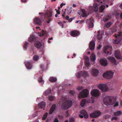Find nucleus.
Wrapping results in <instances>:
<instances>
[{
  "instance_id": "nucleus-23",
  "label": "nucleus",
  "mask_w": 122,
  "mask_h": 122,
  "mask_svg": "<svg viewBox=\"0 0 122 122\" xmlns=\"http://www.w3.org/2000/svg\"><path fill=\"white\" fill-rule=\"evenodd\" d=\"M45 103L44 102H42L38 104V106L40 108H43L45 107Z\"/></svg>"
},
{
  "instance_id": "nucleus-6",
  "label": "nucleus",
  "mask_w": 122,
  "mask_h": 122,
  "mask_svg": "<svg viewBox=\"0 0 122 122\" xmlns=\"http://www.w3.org/2000/svg\"><path fill=\"white\" fill-rule=\"evenodd\" d=\"M79 116L81 118H83L84 117L86 118H87L88 117V114L84 110H82L81 111Z\"/></svg>"
},
{
  "instance_id": "nucleus-53",
  "label": "nucleus",
  "mask_w": 122,
  "mask_h": 122,
  "mask_svg": "<svg viewBox=\"0 0 122 122\" xmlns=\"http://www.w3.org/2000/svg\"><path fill=\"white\" fill-rule=\"evenodd\" d=\"M57 14L58 15H59L60 14V12L59 10H56Z\"/></svg>"
},
{
  "instance_id": "nucleus-13",
  "label": "nucleus",
  "mask_w": 122,
  "mask_h": 122,
  "mask_svg": "<svg viewBox=\"0 0 122 122\" xmlns=\"http://www.w3.org/2000/svg\"><path fill=\"white\" fill-rule=\"evenodd\" d=\"M98 88L101 90L102 92H104L107 90V88L105 85L102 84H100L98 86Z\"/></svg>"
},
{
  "instance_id": "nucleus-21",
  "label": "nucleus",
  "mask_w": 122,
  "mask_h": 122,
  "mask_svg": "<svg viewBox=\"0 0 122 122\" xmlns=\"http://www.w3.org/2000/svg\"><path fill=\"white\" fill-rule=\"evenodd\" d=\"M53 12L52 9H51L47 12L46 15L47 16L50 18L51 17L52 15Z\"/></svg>"
},
{
  "instance_id": "nucleus-9",
  "label": "nucleus",
  "mask_w": 122,
  "mask_h": 122,
  "mask_svg": "<svg viewBox=\"0 0 122 122\" xmlns=\"http://www.w3.org/2000/svg\"><path fill=\"white\" fill-rule=\"evenodd\" d=\"M35 46L38 48H42L43 49L44 47V43L43 42H40L39 41H37L35 42Z\"/></svg>"
},
{
  "instance_id": "nucleus-19",
  "label": "nucleus",
  "mask_w": 122,
  "mask_h": 122,
  "mask_svg": "<svg viewBox=\"0 0 122 122\" xmlns=\"http://www.w3.org/2000/svg\"><path fill=\"white\" fill-rule=\"evenodd\" d=\"M115 56L118 59H121L122 58V56L121 55L120 52L119 51H116L115 52Z\"/></svg>"
},
{
  "instance_id": "nucleus-26",
  "label": "nucleus",
  "mask_w": 122,
  "mask_h": 122,
  "mask_svg": "<svg viewBox=\"0 0 122 122\" xmlns=\"http://www.w3.org/2000/svg\"><path fill=\"white\" fill-rule=\"evenodd\" d=\"M90 59L91 61H94L96 59V56L94 54H92L90 56Z\"/></svg>"
},
{
  "instance_id": "nucleus-58",
  "label": "nucleus",
  "mask_w": 122,
  "mask_h": 122,
  "mask_svg": "<svg viewBox=\"0 0 122 122\" xmlns=\"http://www.w3.org/2000/svg\"><path fill=\"white\" fill-rule=\"evenodd\" d=\"M68 20L69 22H71L72 21V19H69Z\"/></svg>"
},
{
  "instance_id": "nucleus-34",
  "label": "nucleus",
  "mask_w": 122,
  "mask_h": 122,
  "mask_svg": "<svg viewBox=\"0 0 122 122\" xmlns=\"http://www.w3.org/2000/svg\"><path fill=\"white\" fill-rule=\"evenodd\" d=\"M50 92V89H48L45 91L44 94L46 96L48 95Z\"/></svg>"
},
{
  "instance_id": "nucleus-46",
  "label": "nucleus",
  "mask_w": 122,
  "mask_h": 122,
  "mask_svg": "<svg viewBox=\"0 0 122 122\" xmlns=\"http://www.w3.org/2000/svg\"><path fill=\"white\" fill-rule=\"evenodd\" d=\"M117 117H113L112 118V120H116L117 119Z\"/></svg>"
},
{
  "instance_id": "nucleus-43",
  "label": "nucleus",
  "mask_w": 122,
  "mask_h": 122,
  "mask_svg": "<svg viewBox=\"0 0 122 122\" xmlns=\"http://www.w3.org/2000/svg\"><path fill=\"white\" fill-rule=\"evenodd\" d=\"M110 17H106L105 19H103V20L104 22H106L108 21L109 19H110Z\"/></svg>"
},
{
  "instance_id": "nucleus-57",
  "label": "nucleus",
  "mask_w": 122,
  "mask_h": 122,
  "mask_svg": "<svg viewBox=\"0 0 122 122\" xmlns=\"http://www.w3.org/2000/svg\"><path fill=\"white\" fill-rule=\"evenodd\" d=\"M107 49L106 48V47H105L104 48V52L105 53H106V52L105 51V50H107Z\"/></svg>"
},
{
  "instance_id": "nucleus-59",
  "label": "nucleus",
  "mask_w": 122,
  "mask_h": 122,
  "mask_svg": "<svg viewBox=\"0 0 122 122\" xmlns=\"http://www.w3.org/2000/svg\"><path fill=\"white\" fill-rule=\"evenodd\" d=\"M120 7L121 9H122V4L120 5Z\"/></svg>"
},
{
  "instance_id": "nucleus-35",
  "label": "nucleus",
  "mask_w": 122,
  "mask_h": 122,
  "mask_svg": "<svg viewBox=\"0 0 122 122\" xmlns=\"http://www.w3.org/2000/svg\"><path fill=\"white\" fill-rule=\"evenodd\" d=\"M28 44V43L27 42H25L24 44L23 45V48L24 50H26L27 47V46Z\"/></svg>"
},
{
  "instance_id": "nucleus-2",
  "label": "nucleus",
  "mask_w": 122,
  "mask_h": 122,
  "mask_svg": "<svg viewBox=\"0 0 122 122\" xmlns=\"http://www.w3.org/2000/svg\"><path fill=\"white\" fill-rule=\"evenodd\" d=\"M114 36L117 37L118 39L114 40L113 41V43L115 44L119 43L122 40V32H119L118 35L115 34Z\"/></svg>"
},
{
  "instance_id": "nucleus-48",
  "label": "nucleus",
  "mask_w": 122,
  "mask_h": 122,
  "mask_svg": "<svg viewBox=\"0 0 122 122\" xmlns=\"http://www.w3.org/2000/svg\"><path fill=\"white\" fill-rule=\"evenodd\" d=\"M98 38L99 40H100L102 39V36L98 35Z\"/></svg>"
},
{
  "instance_id": "nucleus-16",
  "label": "nucleus",
  "mask_w": 122,
  "mask_h": 122,
  "mask_svg": "<svg viewBox=\"0 0 122 122\" xmlns=\"http://www.w3.org/2000/svg\"><path fill=\"white\" fill-rule=\"evenodd\" d=\"M95 43L93 41H91L90 43L89 48L90 49L92 50H94L95 48Z\"/></svg>"
},
{
  "instance_id": "nucleus-54",
  "label": "nucleus",
  "mask_w": 122,
  "mask_h": 122,
  "mask_svg": "<svg viewBox=\"0 0 122 122\" xmlns=\"http://www.w3.org/2000/svg\"><path fill=\"white\" fill-rule=\"evenodd\" d=\"M88 74L86 72H83V74L85 75H86Z\"/></svg>"
},
{
  "instance_id": "nucleus-12",
  "label": "nucleus",
  "mask_w": 122,
  "mask_h": 122,
  "mask_svg": "<svg viewBox=\"0 0 122 122\" xmlns=\"http://www.w3.org/2000/svg\"><path fill=\"white\" fill-rule=\"evenodd\" d=\"M101 113L99 112H96L91 113L90 114V117L92 118L97 117L101 114Z\"/></svg>"
},
{
  "instance_id": "nucleus-7",
  "label": "nucleus",
  "mask_w": 122,
  "mask_h": 122,
  "mask_svg": "<svg viewBox=\"0 0 122 122\" xmlns=\"http://www.w3.org/2000/svg\"><path fill=\"white\" fill-rule=\"evenodd\" d=\"M91 99L92 100L91 102L86 99H83L82 100L80 103L81 106L82 107H83L86 103H89L90 102H91L92 103H93L94 102V100L93 99L92 97H91Z\"/></svg>"
},
{
  "instance_id": "nucleus-3",
  "label": "nucleus",
  "mask_w": 122,
  "mask_h": 122,
  "mask_svg": "<svg viewBox=\"0 0 122 122\" xmlns=\"http://www.w3.org/2000/svg\"><path fill=\"white\" fill-rule=\"evenodd\" d=\"M114 73L111 71H107L104 72L103 74V77L107 79L111 78L113 76Z\"/></svg>"
},
{
  "instance_id": "nucleus-25",
  "label": "nucleus",
  "mask_w": 122,
  "mask_h": 122,
  "mask_svg": "<svg viewBox=\"0 0 122 122\" xmlns=\"http://www.w3.org/2000/svg\"><path fill=\"white\" fill-rule=\"evenodd\" d=\"M56 109V106L55 105H53L51 107L49 113L51 114Z\"/></svg>"
},
{
  "instance_id": "nucleus-52",
  "label": "nucleus",
  "mask_w": 122,
  "mask_h": 122,
  "mask_svg": "<svg viewBox=\"0 0 122 122\" xmlns=\"http://www.w3.org/2000/svg\"><path fill=\"white\" fill-rule=\"evenodd\" d=\"M69 93L71 95H73L74 94V92L72 91H71L69 92Z\"/></svg>"
},
{
  "instance_id": "nucleus-31",
  "label": "nucleus",
  "mask_w": 122,
  "mask_h": 122,
  "mask_svg": "<svg viewBox=\"0 0 122 122\" xmlns=\"http://www.w3.org/2000/svg\"><path fill=\"white\" fill-rule=\"evenodd\" d=\"M38 81L41 85H43L44 84V81L42 80L41 77H40L39 78Z\"/></svg>"
},
{
  "instance_id": "nucleus-8",
  "label": "nucleus",
  "mask_w": 122,
  "mask_h": 122,
  "mask_svg": "<svg viewBox=\"0 0 122 122\" xmlns=\"http://www.w3.org/2000/svg\"><path fill=\"white\" fill-rule=\"evenodd\" d=\"M91 95L93 96L97 97L100 95V92L99 90L96 89H93L91 92Z\"/></svg>"
},
{
  "instance_id": "nucleus-38",
  "label": "nucleus",
  "mask_w": 122,
  "mask_h": 122,
  "mask_svg": "<svg viewBox=\"0 0 122 122\" xmlns=\"http://www.w3.org/2000/svg\"><path fill=\"white\" fill-rule=\"evenodd\" d=\"M55 97L52 96H51L49 97V99L50 101H52L55 99Z\"/></svg>"
},
{
  "instance_id": "nucleus-5",
  "label": "nucleus",
  "mask_w": 122,
  "mask_h": 122,
  "mask_svg": "<svg viewBox=\"0 0 122 122\" xmlns=\"http://www.w3.org/2000/svg\"><path fill=\"white\" fill-rule=\"evenodd\" d=\"M88 93L89 92L87 90H84L80 93L78 97L79 98L85 97L88 95Z\"/></svg>"
},
{
  "instance_id": "nucleus-15",
  "label": "nucleus",
  "mask_w": 122,
  "mask_h": 122,
  "mask_svg": "<svg viewBox=\"0 0 122 122\" xmlns=\"http://www.w3.org/2000/svg\"><path fill=\"white\" fill-rule=\"evenodd\" d=\"M85 59L86 60L85 61V65L86 67H88L91 66V64L89 62V58L88 57L85 56Z\"/></svg>"
},
{
  "instance_id": "nucleus-11",
  "label": "nucleus",
  "mask_w": 122,
  "mask_h": 122,
  "mask_svg": "<svg viewBox=\"0 0 122 122\" xmlns=\"http://www.w3.org/2000/svg\"><path fill=\"white\" fill-rule=\"evenodd\" d=\"M93 18H91L87 20V22L88 23V26L89 28H91L93 26Z\"/></svg>"
},
{
  "instance_id": "nucleus-50",
  "label": "nucleus",
  "mask_w": 122,
  "mask_h": 122,
  "mask_svg": "<svg viewBox=\"0 0 122 122\" xmlns=\"http://www.w3.org/2000/svg\"><path fill=\"white\" fill-rule=\"evenodd\" d=\"M65 5V3H62L60 5V6L61 7H62L63 5Z\"/></svg>"
},
{
  "instance_id": "nucleus-45",
  "label": "nucleus",
  "mask_w": 122,
  "mask_h": 122,
  "mask_svg": "<svg viewBox=\"0 0 122 122\" xmlns=\"http://www.w3.org/2000/svg\"><path fill=\"white\" fill-rule=\"evenodd\" d=\"M76 76L78 78L80 76V74L79 72L78 73L76 74Z\"/></svg>"
},
{
  "instance_id": "nucleus-24",
  "label": "nucleus",
  "mask_w": 122,
  "mask_h": 122,
  "mask_svg": "<svg viewBox=\"0 0 122 122\" xmlns=\"http://www.w3.org/2000/svg\"><path fill=\"white\" fill-rule=\"evenodd\" d=\"M107 99L108 101V103H107L104 100V102L107 105H112V101L110 99V98L109 97H107Z\"/></svg>"
},
{
  "instance_id": "nucleus-32",
  "label": "nucleus",
  "mask_w": 122,
  "mask_h": 122,
  "mask_svg": "<svg viewBox=\"0 0 122 122\" xmlns=\"http://www.w3.org/2000/svg\"><path fill=\"white\" fill-rule=\"evenodd\" d=\"M122 113L121 112L118 111L114 113V115L116 116H118L121 115Z\"/></svg>"
},
{
  "instance_id": "nucleus-42",
  "label": "nucleus",
  "mask_w": 122,
  "mask_h": 122,
  "mask_svg": "<svg viewBox=\"0 0 122 122\" xmlns=\"http://www.w3.org/2000/svg\"><path fill=\"white\" fill-rule=\"evenodd\" d=\"M112 0H104V3H109L110 2H111Z\"/></svg>"
},
{
  "instance_id": "nucleus-28",
  "label": "nucleus",
  "mask_w": 122,
  "mask_h": 122,
  "mask_svg": "<svg viewBox=\"0 0 122 122\" xmlns=\"http://www.w3.org/2000/svg\"><path fill=\"white\" fill-rule=\"evenodd\" d=\"M57 80L56 78L53 77H50L49 79V81L51 82H55Z\"/></svg>"
},
{
  "instance_id": "nucleus-30",
  "label": "nucleus",
  "mask_w": 122,
  "mask_h": 122,
  "mask_svg": "<svg viewBox=\"0 0 122 122\" xmlns=\"http://www.w3.org/2000/svg\"><path fill=\"white\" fill-rule=\"evenodd\" d=\"M46 32L43 30H42L41 31V33H38V35L40 36H42L44 35L46 33Z\"/></svg>"
},
{
  "instance_id": "nucleus-40",
  "label": "nucleus",
  "mask_w": 122,
  "mask_h": 122,
  "mask_svg": "<svg viewBox=\"0 0 122 122\" xmlns=\"http://www.w3.org/2000/svg\"><path fill=\"white\" fill-rule=\"evenodd\" d=\"M76 23H78L79 24H82L84 22V21L83 20L77 21H76Z\"/></svg>"
},
{
  "instance_id": "nucleus-49",
  "label": "nucleus",
  "mask_w": 122,
  "mask_h": 122,
  "mask_svg": "<svg viewBox=\"0 0 122 122\" xmlns=\"http://www.w3.org/2000/svg\"><path fill=\"white\" fill-rule=\"evenodd\" d=\"M51 20H52V19L51 18H49V20L48 21H47V23H49L51 21Z\"/></svg>"
},
{
  "instance_id": "nucleus-29",
  "label": "nucleus",
  "mask_w": 122,
  "mask_h": 122,
  "mask_svg": "<svg viewBox=\"0 0 122 122\" xmlns=\"http://www.w3.org/2000/svg\"><path fill=\"white\" fill-rule=\"evenodd\" d=\"M112 24V22H108L105 25L104 27L105 28H108L110 27Z\"/></svg>"
},
{
  "instance_id": "nucleus-37",
  "label": "nucleus",
  "mask_w": 122,
  "mask_h": 122,
  "mask_svg": "<svg viewBox=\"0 0 122 122\" xmlns=\"http://www.w3.org/2000/svg\"><path fill=\"white\" fill-rule=\"evenodd\" d=\"M59 24L61 26H62V28H63L64 27V26L65 25V22H58Z\"/></svg>"
},
{
  "instance_id": "nucleus-61",
  "label": "nucleus",
  "mask_w": 122,
  "mask_h": 122,
  "mask_svg": "<svg viewBox=\"0 0 122 122\" xmlns=\"http://www.w3.org/2000/svg\"><path fill=\"white\" fill-rule=\"evenodd\" d=\"M55 16L56 17H57L58 16L57 14H55Z\"/></svg>"
},
{
  "instance_id": "nucleus-64",
  "label": "nucleus",
  "mask_w": 122,
  "mask_h": 122,
  "mask_svg": "<svg viewBox=\"0 0 122 122\" xmlns=\"http://www.w3.org/2000/svg\"><path fill=\"white\" fill-rule=\"evenodd\" d=\"M52 39H53V38L52 37H51V38H49V40H52Z\"/></svg>"
},
{
  "instance_id": "nucleus-56",
  "label": "nucleus",
  "mask_w": 122,
  "mask_h": 122,
  "mask_svg": "<svg viewBox=\"0 0 122 122\" xmlns=\"http://www.w3.org/2000/svg\"><path fill=\"white\" fill-rule=\"evenodd\" d=\"M26 0H21L24 3L26 2Z\"/></svg>"
},
{
  "instance_id": "nucleus-27",
  "label": "nucleus",
  "mask_w": 122,
  "mask_h": 122,
  "mask_svg": "<svg viewBox=\"0 0 122 122\" xmlns=\"http://www.w3.org/2000/svg\"><path fill=\"white\" fill-rule=\"evenodd\" d=\"M81 16L83 17H85L87 16L88 14L86 13L85 10H82Z\"/></svg>"
},
{
  "instance_id": "nucleus-33",
  "label": "nucleus",
  "mask_w": 122,
  "mask_h": 122,
  "mask_svg": "<svg viewBox=\"0 0 122 122\" xmlns=\"http://www.w3.org/2000/svg\"><path fill=\"white\" fill-rule=\"evenodd\" d=\"M34 38V36L33 35H31L28 39V41L30 42L33 41Z\"/></svg>"
},
{
  "instance_id": "nucleus-55",
  "label": "nucleus",
  "mask_w": 122,
  "mask_h": 122,
  "mask_svg": "<svg viewBox=\"0 0 122 122\" xmlns=\"http://www.w3.org/2000/svg\"><path fill=\"white\" fill-rule=\"evenodd\" d=\"M66 19L68 20L69 19V17L68 16H66Z\"/></svg>"
},
{
  "instance_id": "nucleus-47",
  "label": "nucleus",
  "mask_w": 122,
  "mask_h": 122,
  "mask_svg": "<svg viewBox=\"0 0 122 122\" xmlns=\"http://www.w3.org/2000/svg\"><path fill=\"white\" fill-rule=\"evenodd\" d=\"M101 47L102 46L101 45H99L97 47V48L99 50L101 48Z\"/></svg>"
},
{
  "instance_id": "nucleus-4",
  "label": "nucleus",
  "mask_w": 122,
  "mask_h": 122,
  "mask_svg": "<svg viewBox=\"0 0 122 122\" xmlns=\"http://www.w3.org/2000/svg\"><path fill=\"white\" fill-rule=\"evenodd\" d=\"M72 105V101L71 100H67L66 103L62 105V107L63 109H67L70 107Z\"/></svg>"
},
{
  "instance_id": "nucleus-10",
  "label": "nucleus",
  "mask_w": 122,
  "mask_h": 122,
  "mask_svg": "<svg viewBox=\"0 0 122 122\" xmlns=\"http://www.w3.org/2000/svg\"><path fill=\"white\" fill-rule=\"evenodd\" d=\"M99 62L101 65L104 66H106L108 64L107 60L105 58L101 59L99 61Z\"/></svg>"
},
{
  "instance_id": "nucleus-62",
  "label": "nucleus",
  "mask_w": 122,
  "mask_h": 122,
  "mask_svg": "<svg viewBox=\"0 0 122 122\" xmlns=\"http://www.w3.org/2000/svg\"><path fill=\"white\" fill-rule=\"evenodd\" d=\"M120 16L121 18L122 19V13L120 15Z\"/></svg>"
},
{
  "instance_id": "nucleus-39",
  "label": "nucleus",
  "mask_w": 122,
  "mask_h": 122,
  "mask_svg": "<svg viewBox=\"0 0 122 122\" xmlns=\"http://www.w3.org/2000/svg\"><path fill=\"white\" fill-rule=\"evenodd\" d=\"M47 113H46L42 117V119L43 120H44L46 119L47 117Z\"/></svg>"
},
{
  "instance_id": "nucleus-41",
  "label": "nucleus",
  "mask_w": 122,
  "mask_h": 122,
  "mask_svg": "<svg viewBox=\"0 0 122 122\" xmlns=\"http://www.w3.org/2000/svg\"><path fill=\"white\" fill-rule=\"evenodd\" d=\"M119 102H115L114 103V107H115L118 106L119 105Z\"/></svg>"
},
{
  "instance_id": "nucleus-22",
  "label": "nucleus",
  "mask_w": 122,
  "mask_h": 122,
  "mask_svg": "<svg viewBox=\"0 0 122 122\" xmlns=\"http://www.w3.org/2000/svg\"><path fill=\"white\" fill-rule=\"evenodd\" d=\"M34 22L35 23L40 25L41 21L40 19L37 18H36L34 20Z\"/></svg>"
},
{
  "instance_id": "nucleus-17",
  "label": "nucleus",
  "mask_w": 122,
  "mask_h": 122,
  "mask_svg": "<svg viewBox=\"0 0 122 122\" xmlns=\"http://www.w3.org/2000/svg\"><path fill=\"white\" fill-rule=\"evenodd\" d=\"M108 59L113 64L116 65L118 64V62L116 61L114 58L109 57Z\"/></svg>"
},
{
  "instance_id": "nucleus-36",
  "label": "nucleus",
  "mask_w": 122,
  "mask_h": 122,
  "mask_svg": "<svg viewBox=\"0 0 122 122\" xmlns=\"http://www.w3.org/2000/svg\"><path fill=\"white\" fill-rule=\"evenodd\" d=\"M33 59L34 61H37L39 60V57L37 55H35L33 56Z\"/></svg>"
},
{
  "instance_id": "nucleus-51",
  "label": "nucleus",
  "mask_w": 122,
  "mask_h": 122,
  "mask_svg": "<svg viewBox=\"0 0 122 122\" xmlns=\"http://www.w3.org/2000/svg\"><path fill=\"white\" fill-rule=\"evenodd\" d=\"M54 122H59L58 119L57 118H55L54 121Z\"/></svg>"
},
{
  "instance_id": "nucleus-18",
  "label": "nucleus",
  "mask_w": 122,
  "mask_h": 122,
  "mask_svg": "<svg viewBox=\"0 0 122 122\" xmlns=\"http://www.w3.org/2000/svg\"><path fill=\"white\" fill-rule=\"evenodd\" d=\"M70 34L72 36L75 37L79 35L80 34V33L77 31L74 30L71 31Z\"/></svg>"
},
{
  "instance_id": "nucleus-1",
  "label": "nucleus",
  "mask_w": 122,
  "mask_h": 122,
  "mask_svg": "<svg viewBox=\"0 0 122 122\" xmlns=\"http://www.w3.org/2000/svg\"><path fill=\"white\" fill-rule=\"evenodd\" d=\"M95 3L94 4L93 7L89 6L88 9L89 11H93L95 12L97 11L98 10V7L97 5H101V6L99 8L100 11L101 12L104 10L105 8V6L101 4L102 2L101 1V0H95Z\"/></svg>"
},
{
  "instance_id": "nucleus-20",
  "label": "nucleus",
  "mask_w": 122,
  "mask_h": 122,
  "mask_svg": "<svg viewBox=\"0 0 122 122\" xmlns=\"http://www.w3.org/2000/svg\"><path fill=\"white\" fill-rule=\"evenodd\" d=\"M25 65L27 68L28 69H30L32 68V66L30 62L28 61L25 62Z\"/></svg>"
},
{
  "instance_id": "nucleus-14",
  "label": "nucleus",
  "mask_w": 122,
  "mask_h": 122,
  "mask_svg": "<svg viewBox=\"0 0 122 122\" xmlns=\"http://www.w3.org/2000/svg\"><path fill=\"white\" fill-rule=\"evenodd\" d=\"M91 73L94 76H97L98 73V71L94 68H92L90 71Z\"/></svg>"
},
{
  "instance_id": "nucleus-60",
  "label": "nucleus",
  "mask_w": 122,
  "mask_h": 122,
  "mask_svg": "<svg viewBox=\"0 0 122 122\" xmlns=\"http://www.w3.org/2000/svg\"><path fill=\"white\" fill-rule=\"evenodd\" d=\"M72 6L74 7H76V5H75L74 4Z\"/></svg>"
},
{
  "instance_id": "nucleus-63",
  "label": "nucleus",
  "mask_w": 122,
  "mask_h": 122,
  "mask_svg": "<svg viewBox=\"0 0 122 122\" xmlns=\"http://www.w3.org/2000/svg\"><path fill=\"white\" fill-rule=\"evenodd\" d=\"M39 27H36V28L37 29H39Z\"/></svg>"
},
{
  "instance_id": "nucleus-44",
  "label": "nucleus",
  "mask_w": 122,
  "mask_h": 122,
  "mask_svg": "<svg viewBox=\"0 0 122 122\" xmlns=\"http://www.w3.org/2000/svg\"><path fill=\"white\" fill-rule=\"evenodd\" d=\"M74 121V118L73 117H71L70 118V122H72Z\"/></svg>"
}]
</instances>
